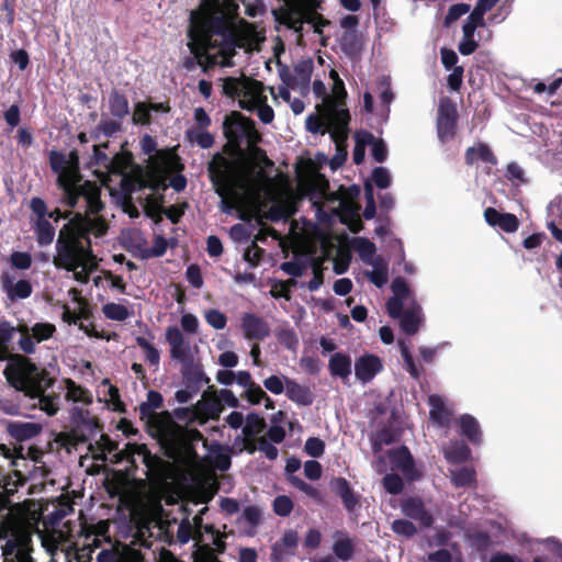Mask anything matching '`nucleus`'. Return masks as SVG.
I'll return each mask as SVG.
<instances>
[{"instance_id": "nucleus-24", "label": "nucleus", "mask_w": 562, "mask_h": 562, "mask_svg": "<svg viewBox=\"0 0 562 562\" xmlns=\"http://www.w3.org/2000/svg\"><path fill=\"white\" fill-rule=\"evenodd\" d=\"M3 557L5 562H32L24 537L8 539L3 547Z\"/></svg>"}, {"instance_id": "nucleus-61", "label": "nucleus", "mask_w": 562, "mask_h": 562, "mask_svg": "<svg viewBox=\"0 0 562 562\" xmlns=\"http://www.w3.org/2000/svg\"><path fill=\"white\" fill-rule=\"evenodd\" d=\"M372 179L375 186L380 189H386L391 184V175L384 167H376L372 171Z\"/></svg>"}, {"instance_id": "nucleus-59", "label": "nucleus", "mask_w": 562, "mask_h": 562, "mask_svg": "<svg viewBox=\"0 0 562 562\" xmlns=\"http://www.w3.org/2000/svg\"><path fill=\"white\" fill-rule=\"evenodd\" d=\"M214 393H215L222 408L224 407V405H227L233 408H237L239 406L238 398L235 396V394L231 390L221 389L218 391H215Z\"/></svg>"}, {"instance_id": "nucleus-36", "label": "nucleus", "mask_w": 562, "mask_h": 562, "mask_svg": "<svg viewBox=\"0 0 562 562\" xmlns=\"http://www.w3.org/2000/svg\"><path fill=\"white\" fill-rule=\"evenodd\" d=\"M329 370L333 375L339 376L342 381L351 374V359L349 356L337 352L329 359Z\"/></svg>"}, {"instance_id": "nucleus-44", "label": "nucleus", "mask_w": 562, "mask_h": 562, "mask_svg": "<svg viewBox=\"0 0 562 562\" xmlns=\"http://www.w3.org/2000/svg\"><path fill=\"white\" fill-rule=\"evenodd\" d=\"M451 480L457 487L471 486L475 482V471L472 468L463 467L451 470Z\"/></svg>"}, {"instance_id": "nucleus-46", "label": "nucleus", "mask_w": 562, "mask_h": 562, "mask_svg": "<svg viewBox=\"0 0 562 562\" xmlns=\"http://www.w3.org/2000/svg\"><path fill=\"white\" fill-rule=\"evenodd\" d=\"M109 104L111 114L115 117L123 119L130 112L127 99L117 92L110 95Z\"/></svg>"}, {"instance_id": "nucleus-1", "label": "nucleus", "mask_w": 562, "mask_h": 562, "mask_svg": "<svg viewBox=\"0 0 562 562\" xmlns=\"http://www.w3.org/2000/svg\"><path fill=\"white\" fill-rule=\"evenodd\" d=\"M249 33L236 25L234 19L218 4L201 16L192 15L188 46L193 57L186 61L188 70L194 65L207 72L215 66H233L237 49L245 48Z\"/></svg>"}, {"instance_id": "nucleus-38", "label": "nucleus", "mask_w": 562, "mask_h": 562, "mask_svg": "<svg viewBox=\"0 0 562 562\" xmlns=\"http://www.w3.org/2000/svg\"><path fill=\"white\" fill-rule=\"evenodd\" d=\"M33 228L36 240L41 246L49 245L54 240L55 227L49 223L47 217L36 218Z\"/></svg>"}, {"instance_id": "nucleus-64", "label": "nucleus", "mask_w": 562, "mask_h": 562, "mask_svg": "<svg viewBox=\"0 0 562 562\" xmlns=\"http://www.w3.org/2000/svg\"><path fill=\"white\" fill-rule=\"evenodd\" d=\"M285 379L278 375H271L263 381L265 387L273 394H281L285 391Z\"/></svg>"}, {"instance_id": "nucleus-6", "label": "nucleus", "mask_w": 562, "mask_h": 562, "mask_svg": "<svg viewBox=\"0 0 562 562\" xmlns=\"http://www.w3.org/2000/svg\"><path fill=\"white\" fill-rule=\"evenodd\" d=\"M49 162L52 170L57 175L61 204L79 211L102 210L99 187L91 181L82 180L75 156L68 158L61 153L52 151Z\"/></svg>"}, {"instance_id": "nucleus-60", "label": "nucleus", "mask_w": 562, "mask_h": 562, "mask_svg": "<svg viewBox=\"0 0 562 562\" xmlns=\"http://www.w3.org/2000/svg\"><path fill=\"white\" fill-rule=\"evenodd\" d=\"M13 268L26 270L32 265V257L29 252L14 251L10 258Z\"/></svg>"}, {"instance_id": "nucleus-49", "label": "nucleus", "mask_w": 562, "mask_h": 562, "mask_svg": "<svg viewBox=\"0 0 562 562\" xmlns=\"http://www.w3.org/2000/svg\"><path fill=\"white\" fill-rule=\"evenodd\" d=\"M375 92L379 95L381 105L385 108V111H389V105L393 101L394 95L387 77L381 76L378 79Z\"/></svg>"}, {"instance_id": "nucleus-51", "label": "nucleus", "mask_w": 562, "mask_h": 562, "mask_svg": "<svg viewBox=\"0 0 562 562\" xmlns=\"http://www.w3.org/2000/svg\"><path fill=\"white\" fill-rule=\"evenodd\" d=\"M409 345H411L409 341H405V340L398 341V346H400L402 358L404 360L405 369L409 372L412 378L418 379L419 372H418V369H417V367L414 362V359L411 355Z\"/></svg>"}, {"instance_id": "nucleus-55", "label": "nucleus", "mask_w": 562, "mask_h": 562, "mask_svg": "<svg viewBox=\"0 0 562 562\" xmlns=\"http://www.w3.org/2000/svg\"><path fill=\"white\" fill-rule=\"evenodd\" d=\"M277 339L282 346L290 350H294L299 345L296 334L290 328L280 329L277 333Z\"/></svg>"}, {"instance_id": "nucleus-31", "label": "nucleus", "mask_w": 562, "mask_h": 562, "mask_svg": "<svg viewBox=\"0 0 562 562\" xmlns=\"http://www.w3.org/2000/svg\"><path fill=\"white\" fill-rule=\"evenodd\" d=\"M66 394L65 398L67 402L81 404L83 406H88L92 403V393L77 384L71 379L64 380Z\"/></svg>"}, {"instance_id": "nucleus-3", "label": "nucleus", "mask_w": 562, "mask_h": 562, "mask_svg": "<svg viewBox=\"0 0 562 562\" xmlns=\"http://www.w3.org/2000/svg\"><path fill=\"white\" fill-rule=\"evenodd\" d=\"M207 171L224 213L237 211L241 220H250L257 214L260 179L254 167L216 154L209 162Z\"/></svg>"}, {"instance_id": "nucleus-48", "label": "nucleus", "mask_w": 562, "mask_h": 562, "mask_svg": "<svg viewBox=\"0 0 562 562\" xmlns=\"http://www.w3.org/2000/svg\"><path fill=\"white\" fill-rule=\"evenodd\" d=\"M266 427L263 418L257 414H249L246 424L243 427V434L246 438H254L259 435Z\"/></svg>"}, {"instance_id": "nucleus-18", "label": "nucleus", "mask_w": 562, "mask_h": 562, "mask_svg": "<svg viewBox=\"0 0 562 562\" xmlns=\"http://www.w3.org/2000/svg\"><path fill=\"white\" fill-rule=\"evenodd\" d=\"M166 340L170 346V355L172 359L181 363H188L191 360L190 344L180 328L177 326H169L166 329Z\"/></svg>"}, {"instance_id": "nucleus-47", "label": "nucleus", "mask_w": 562, "mask_h": 562, "mask_svg": "<svg viewBox=\"0 0 562 562\" xmlns=\"http://www.w3.org/2000/svg\"><path fill=\"white\" fill-rule=\"evenodd\" d=\"M136 342L142 348L145 360L150 366L157 367L160 361L158 349L147 338L142 336L136 337Z\"/></svg>"}, {"instance_id": "nucleus-28", "label": "nucleus", "mask_w": 562, "mask_h": 562, "mask_svg": "<svg viewBox=\"0 0 562 562\" xmlns=\"http://www.w3.org/2000/svg\"><path fill=\"white\" fill-rule=\"evenodd\" d=\"M402 510L407 517L418 520L424 527H429L432 524L431 515L425 509L419 498L405 501L402 505Z\"/></svg>"}, {"instance_id": "nucleus-27", "label": "nucleus", "mask_w": 562, "mask_h": 562, "mask_svg": "<svg viewBox=\"0 0 562 562\" xmlns=\"http://www.w3.org/2000/svg\"><path fill=\"white\" fill-rule=\"evenodd\" d=\"M494 5L477 1L474 9L470 12L463 27L464 37H474L475 30L484 26V14L490 11Z\"/></svg>"}, {"instance_id": "nucleus-35", "label": "nucleus", "mask_w": 562, "mask_h": 562, "mask_svg": "<svg viewBox=\"0 0 562 562\" xmlns=\"http://www.w3.org/2000/svg\"><path fill=\"white\" fill-rule=\"evenodd\" d=\"M465 161L468 165H474L479 161L491 165H495L497 162L496 157L490 147L483 143H477L467 149Z\"/></svg>"}, {"instance_id": "nucleus-7", "label": "nucleus", "mask_w": 562, "mask_h": 562, "mask_svg": "<svg viewBox=\"0 0 562 562\" xmlns=\"http://www.w3.org/2000/svg\"><path fill=\"white\" fill-rule=\"evenodd\" d=\"M303 189L319 218L328 212L338 216L353 233L361 231L360 206L342 191L330 192L329 182L323 175L316 173L308 178Z\"/></svg>"}, {"instance_id": "nucleus-62", "label": "nucleus", "mask_w": 562, "mask_h": 562, "mask_svg": "<svg viewBox=\"0 0 562 562\" xmlns=\"http://www.w3.org/2000/svg\"><path fill=\"white\" fill-rule=\"evenodd\" d=\"M392 530L405 537H412L416 533V527L413 522L404 519H396L392 522Z\"/></svg>"}, {"instance_id": "nucleus-58", "label": "nucleus", "mask_w": 562, "mask_h": 562, "mask_svg": "<svg viewBox=\"0 0 562 562\" xmlns=\"http://www.w3.org/2000/svg\"><path fill=\"white\" fill-rule=\"evenodd\" d=\"M383 486L390 494H400L404 487L403 480L396 474H386L383 479Z\"/></svg>"}, {"instance_id": "nucleus-41", "label": "nucleus", "mask_w": 562, "mask_h": 562, "mask_svg": "<svg viewBox=\"0 0 562 562\" xmlns=\"http://www.w3.org/2000/svg\"><path fill=\"white\" fill-rule=\"evenodd\" d=\"M187 139L203 149L211 148L214 144L213 135L206 128H190L186 132Z\"/></svg>"}, {"instance_id": "nucleus-57", "label": "nucleus", "mask_w": 562, "mask_h": 562, "mask_svg": "<svg viewBox=\"0 0 562 562\" xmlns=\"http://www.w3.org/2000/svg\"><path fill=\"white\" fill-rule=\"evenodd\" d=\"M293 509V502L289 496L280 495L273 502V510L277 515L286 517Z\"/></svg>"}, {"instance_id": "nucleus-16", "label": "nucleus", "mask_w": 562, "mask_h": 562, "mask_svg": "<svg viewBox=\"0 0 562 562\" xmlns=\"http://www.w3.org/2000/svg\"><path fill=\"white\" fill-rule=\"evenodd\" d=\"M21 334L19 346L25 353H33L35 345L47 340L56 330L55 325L50 323H36L32 327L22 325L18 328Z\"/></svg>"}, {"instance_id": "nucleus-13", "label": "nucleus", "mask_w": 562, "mask_h": 562, "mask_svg": "<svg viewBox=\"0 0 562 562\" xmlns=\"http://www.w3.org/2000/svg\"><path fill=\"white\" fill-rule=\"evenodd\" d=\"M313 92L316 98L323 100L322 109H327L326 116L331 124L336 125L334 137L339 143L346 137V126L350 121V115L347 108H342L339 102L331 99L326 92V87L321 80L313 82Z\"/></svg>"}, {"instance_id": "nucleus-54", "label": "nucleus", "mask_w": 562, "mask_h": 562, "mask_svg": "<svg viewBox=\"0 0 562 562\" xmlns=\"http://www.w3.org/2000/svg\"><path fill=\"white\" fill-rule=\"evenodd\" d=\"M206 323L216 330L224 329L227 324V317L218 310L212 308L204 313Z\"/></svg>"}, {"instance_id": "nucleus-17", "label": "nucleus", "mask_w": 562, "mask_h": 562, "mask_svg": "<svg viewBox=\"0 0 562 562\" xmlns=\"http://www.w3.org/2000/svg\"><path fill=\"white\" fill-rule=\"evenodd\" d=\"M457 111L453 103L443 98L440 100L437 119V131L441 142L452 138L456 125Z\"/></svg>"}, {"instance_id": "nucleus-45", "label": "nucleus", "mask_w": 562, "mask_h": 562, "mask_svg": "<svg viewBox=\"0 0 562 562\" xmlns=\"http://www.w3.org/2000/svg\"><path fill=\"white\" fill-rule=\"evenodd\" d=\"M104 316L112 321L123 322L131 316L130 310L119 303H106L102 306Z\"/></svg>"}, {"instance_id": "nucleus-15", "label": "nucleus", "mask_w": 562, "mask_h": 562, "mask_svg": "<svg viewBox=\"0 0 562 562\" xmlns=\"http://www.w3.org/2000/svg\"><path fill=\"white\" fill-rule=\"evenodd\" d=\"M70 422L75 443L87 441L98 429L97 418L82 406H74L70 409Z\"/></svg>"}, {"instance_id": "nucleus-21", "label": "nucleus", "mask_w": 562, "mask_h": 562, "mask_svg": "<svg viewBox=\"0 0 562 562\" xmlns=\"http://www.w3.org/2000/svg\"><path fill=\"white\" fill-rule=\"evenodd\" d=\"M382 369V360L374 355L361 356L355 362L356 378L363 384L373 380Z\"/></svg>"}, {"instance_id": "nucleus-9", "label": "nucleus", "mask_w": 562, "mask_h": 562, "mask_svg": "<svg viewBox=\"0 0 562 562\" xmlns=\"http://www.w3.org/2000/svg\"><path fill=\"white\" fill-rule=\"evenodd\" d=\"M391 289L393 296L386 303L390 316L401 318L400 325L404 333L407 335L416 334L423 322V312L415 301L413 291L403 278H395Z\"/></svg>"}, {"instance_id": "nucleus-25", "label": "nucleus", "mask_w": 562, "mask_h": 562, "mask_svg": "<svg viewBox=\"0 0 562 562\" xmlns=\"http://www.w3.org/2000/svg\"><path fill=\"white\" fill-rule=\"evenodd\" d=\"M135 240L137 246L140 248L143 258H151V257H161L168 247H173L176 245L175 239L167 240L162 236L158 235L154 239V244L151 247L145 246V240L139 232H134Z\"/></svg>"}, {"instance_id": "nucleus-4", "label": "nucleus", "mask_w": 562, "mask_h": 562, "mask_svg": "<svg viewBox=\"0 0 562 562\" xmlns=\"http://www.w3.org/2000/svg\"><path fill=\"white\" fill-rule=\"evenodd\" d=\"M161 404V394L149 391L146 402L139 406L140 418L147 419L170 442V457L176 463L188 470L195 469L199 465L195 445L202 442L206 446V441L199 430L176 425L168 413H156Z\"/></svg>"}, {"instance_id": "nucleus-26", "label": "nucleus", "mask_w": 562, "mask_h": 562, "mask_svg": "<svg viewBox=\"0 0 562 562\" xmlns=\"http://www.w3.org/2000/svg\"><path fill=\"white\" fill-rule=\"evenodd\" d=\"M392 468L400 470L407 479L414 480L417 475L415 472L412 456L406 447H400L390 452Z\"/></svg>"}, {"instance_id": "nucleus-11", "label": "nucleus", "mask_w": 562, "mask_h": 562, "mask_svg": "<svg viewBox=\"0 0 562 562\" xmlns=\"http://www.w3.org/2000/svg\"><path fill=\"white\" fill-rule=\"evenodd\" d=\"M117 457L133 467H137L138 462L143 463L146 468L145 473L153 484H161L171 477L170 462L151 454L145 445L127 443Z\"/></svg>"}, {"instance_id": "nucleus-2", "label": "nucleus", "mask_w": 562, "mask_h": 562, "mask_svg": "<svg viewBox=\"0 0 562 562\" xmlns=\"http://www.w3.org/2000/svg\"><path fill=\"white\" fill-rule=\"evenodd\" d=\"M76 212H61L55 209L47 213V218L58 222L60 218H69L59 231L56 240V255L53 263L55 267L74 273V279L79 283H88L90 274L97 269V261L90 249V235L101 237L108 231V224L102 216L90 210Z\"/></svg>"}, {"instance_id": "nucleus-20", "label": "nucleus", "mask_w": 562, "mask_h": 562, "mask_svg": "<svg viewBox=\"0 0 562 562\" xmlns=\"http://www.w3.org/2000/svg\"><path fill=\"white\" fill-rule=\"evenodd\" d=\"M312 72L313 61L302 60L294 66L293 71L289 76L283 77V81L292 89H299L301 93H306L308 91Z\"/></svg>"}, {"instance_id": "nucleus-52", "label": "nucleus", "mask_w": 562, "mask_h": 562, "mask_svg": "<svg viewBox=\"0 0 562 562\" xmlns=\"http://www.w3.org/2000/svg\"><path fill=\"white\" fill-rule=\"evenodd\" d=\"M311 259L283 262L282 270L292 277H302L308 272Z\"/></svg>"}, {"instance_id": "nucleus-42", "label": "nucleus", "mask_w": 562, "mask_h": 562, "mask_svg": "<svg viewBox=\"0 0 562 562\" xmlns=\"http://www.w3.org/2000/svg\"><path fill=\"white\" fill-rule=\"evenodd\" d=\"M372 270L366 272L369 280L376 285L378 288H382L387 283L389 280V263L385 259L378 260L376 263L371 265Z\"/></svg>"}, {"instance_id": "nucleus-29", "label": "nucleus", "mask_w": 562, "mask_h": 562, "mask_svg": "<svg viewBox=\"0 0 562 562\" xmlns=\"http://www.w3.org/2000/svg\"><path fill=\"white\" fill-rule=\"evenodd\" d=\"M2 286L11 300H24L32 294V284L27 280L14 281L11 277L2 278Z\"/></svg>"}, {"instance_id": "nucleus-10", "label": "nucleus", "mask_w": 562, "mask_h": 562, "mask_svg": "<svg viewBox=\"0 0 562 562\" xmlns=\"http://www.w3.org/2000/svg\"><path fill=\"white\" fill-rule=\"evenodd\" d=\"M317 0H285L284 5L274 12L276 19L289 29L300 33L303 24L312 26L314 33L323 34V29L329 21L317 13Z\"/></svg>"}, {"instance_id": "nucleus-37", "label": "nucleus", "mask_w": 562, "mask_h": 562, "mask_svg": "<svg viewBox=\"0 0 562 562\" xmlns=\"http://www.w3.org/2000/svg\"><path fill=\"white\" fill-rule=\"evenodd\" d=\"M461 434L465 436L470 442L480 443L482 434L479 422L471 415L464 414L460 417Z\"/></svg>"}, {"instance_id": "nucleus-34", "label": "nucleus", "mask_w": 562, "mask_h": 562, "mask_svg": "<svg viewBox=\"0 0 562 562\" xmlns=\"http://www.w3.org/2000/svg\"><path fill=\"white\" fill-rule=\"evenodd\" d=\"M428 403L430 406L429 414L431 420L437 423L441 427L447 426L451 419V412L446 406L443 398L438 395H431L428 398Z\"/></svg>"}, {"instance_id": "nucleus-63", "label": "nucleus", "mask_w": 562, "mask_h": 562, "mask_svg": "<svg viewBox=\"0 0 562 562\" xmlns=\"http://www.w3.org/2000/svg\"><path fill=\"white\" fill-rule=\"evenodd\" d=\"M304 449L308 456L318 458L324 453L325 445L319 438L311 437L306 440Z\"/></svg>"}, {"instance_id": "nucleus-40", "label": "nucleus", "mask_w": 562, "mask_h": 562, "mask_svg": "<svg viewBox=\"0 0 562 562\" xmlns=\"http://www.w3.org/2000/svg\"><path fill=\"white\" fill-rule=\"evenodd\" d=\"M167 111L168 109L164 106L162 103L158 104H146L144 102H138L135 104L132 120L134 124L146 125L150 122V111Z\"/></svg>"}, {"instance_id": "nucleus-30", "label": "nucleus", "mask_w": 562, "mask_h": 562, "mask_svg": "<svg viewBox=\"0 0 562 562\" xmlns=\"http://www.w3.org/2000/svg\"><path fill=\"white\" fill-rule=\"evenodd\" d=\"M330 488L340 496L344 506L348 512L355 510L358 505V497L350 488L348 481L344 477H335L330 481Z\"/></svg>"}, {"instance_id": "nucleus-33", "label": "nucleus", "mask_w": 562, "mask_h": 562, "mask_svg": "<svg viewBox=\"0 0 562 562\" xmlns=\"http://www.w3.org/2000/svg\"><path fill=\"white\" fill-rule=\"evenodd\" d=\"M285 393L291 401L300 405H310L313 403L314 396L310 387L299 384L293 380L285 379Z\"/></svg>"}, {"instance_id": "nucleus-8", "label": "nucleus", "mask_w": 562, "mask_h": 562, "mask_svg": "<svg viewBox=\"0 0 562 562\" xmlns=\"http://www.w3.org/2000/svg\"><path fill=\"white\" fill-rule=\"evenodd\" d=\"M225 95L237 99L241 109L257 114L263 124H270L274 119V111L268 104L267 88L262 82L241 76L227 77L223 80Z\"/></svg>"}, {"instance_id": "nucleus-53", "label": "nucleus", "mask_w": 562, "mask_h": 562, "mask_svg": "<svg viewBox=\"0 0 562 562\" xmlns=\"http://www.w3.org/2000/svg\"><path fill=\"white\" fill-rule=\"evenodd\" d=\"M23 448L20 446L19 448L11 449L7 445H0V457L9 460V465L12 468H18L19 462L24 460L22 456Z\"/></svg>"}, {"instance_id": "nucleus-50", "label": "nucleus", "mask_w": 562, "mask_h": 562, "mask_svg": "<svg viewBox=\"0 0 562 562\" xmlns=\"http://www.w3.org/2000/svg\"><path fill=\"white\" fill-rule=\"evenodd\" d=\"M308 267V272L312 273L313 278L307 282L306 288L310 291H316L324 281L322 261L319 259H311Z\"/></svg>"}, {"instance_id": "nucleus-23", "label": "nucleus", "mask_w": 562, "mask_h": 562, "mask_svg": "<svg viewBox=\"0 0 562 562\" xmlns=\"http://www.w3.org/2000/svg\"><path fill=\"white\" fill-rule=\"evenodd\" d=\"M321 116H317L315 114H310L306 120H305V126H306V130L313 134H326V133H330V136L333 138V140L335 142L336 144V147L339 149L346 142L347 139V136L341 139V142H337L336 138L334 137V131L336 130V125L335 124H331L327 116H326V113H327V109H321ZM348 127V125L346 126V128Z\"/></svg>"}, {"instance_id": "nucleus-5", "label": "nucleus", "mask_w": 562, "mask_h": 562, "mask_svg": "<svg viewBox=\"0 0 562 562\" xmlns=\"http://www.w3.org/2000/svg\"><path fill=\"white\" fill-rule=\"evenodd\" d=\"M3 374L7 382L16 391L23 392L26 396L37 402L38 407L47 416H55L61 406L60 394L47 390L55 383L48 371L40 369L30 359L23 356H13L9 359Z\"/></svg>"}, {"instance_id": "nucleus-43", "label": "nucleus", "mask_w": 562, "mask_h": 562, "mask_svg": "<svg viewBox=\"0 0 562 562\" xmlns=\"http://www.w3.org/2000/svg\"><path fill=\"white\" fill-rule=\"evenodd\" d=\"M333 552L337 559L347 562L353 557V542L349 537H340L333 544Z\"/></svg>"}, {"instance_id": "nucleus-22", "label": "nucleus", "mask_w": 562, "mask_h": 562, "mask_svg": "<svg viewBox=\"0 0 562 562\" xmlns=\"http://www.w3.org/2000/svg\"><path fill=\"white\" fill-rule=\"evenodd\" d=\"M5 430L11 438L22 442L38 436L43 430V426L34 422L11 420L5 424Z\"/></svg>"}, {"instance_id": "nucleus-14", "label": "nucleus", "mask_w": 562, "mask_h": 562, "mask_svg": "<svg viewBox=\"0 0 562 562\" xmlns=\"http://www.w3.org/2000/svg\"><path fill=\"white\" fill-rule=\"evenodd\" d=\"M175 413L179 419L190 423L196 422L202 425L209 419H218L222 407L214 392H205L195 405L189 408H178Z\"/></svg>"}, {"instance_id": "nucleus-12", "label": "nucleus", "mask_w": 562, "mask_h": 562, "mask_svg": "<svg viewBox=\"0 0 562 562\" xmlns=\"http://www.w3.org/2000/svg\"><path fill=\"white\" fill-rule=\"evenodd\" d=\"M224 134L228 143L235 148L243 146L250 148L260 140V134L255 122L239 113H232L224 121Z\"/></svg>"}, {"instance_id": "nucleus-19", "label": "nucleus", "mask_w": 562, "mask_h": 562, "mask_svg": "<svg viewBox=\"0 0 562 562\" xmlns=\"http://www.w3.org/2000/svg\"><path fill=\"white\" fill-rule=\"evenodd\" d=\"M240 327L244 337L249 340H263L270 335V326L267 321L254 313L241 315Z\"/></svg>"}, {"instance_id": "nucleus-56", "label": "nucleus", "mask_w": 562, "mask_h": 562, "mask_svg": "<svg viewBox=\"0 0 562 562\" xmlns=\"http://www.w3.org/2000/svg\"><path fill=\"white\" fill-rule=\"evenodd\" d=\"M471 5L468 3H457L449 8L448 13L445 18V25L449 26L452 22L457 21L462 15L469 13Z\"/></svg>"}, {"instance_id": "nucleus-32", "label": "nucleus", "mask_w": 562, "mask_h": 562, "mask_svg": "<svg viewBox=\"0 0 562 562\" xmlns=\"http://www.w3.org/2000/svg\"><path fill=\"white\" fill-rule=\"evenodd\" d=\"M353 250L359 255L366 265H374L378 260H383L381 256L375 255V245L364 237H356L351 241Z\"/></svg>"}, {"instance_id": "nucleus-39", "label": "nucleus", "mask_w": 562, "mask_h": 562, "mask_svg": "<svg viewBox=\"0 0 562 562\" xmlns=\"http://www.w3.org/2000/svg\"><path fill=\"white\" fill-rule=\"evenodd\" d=\"M446 459L451 463H461L469 459L470 449L462 441H453L443 447Z\"/></svg>"}]
</instances>
